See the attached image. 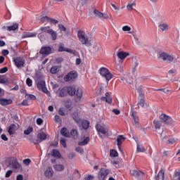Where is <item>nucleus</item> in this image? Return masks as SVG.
Here are the masks:
<instances>
[{"label":"nucleus","mask_w":180,"mask_h":180,"mask_svg":"<svg viewBox=\"0 0 180 180\" xmlns=\"http://www.w3.org/2000/svg\"><path fill=\"white\" fill-rule=\"evenodd\" d=\"M50 72L51 74H57V72H58V67L53 66L50 70Z\"/></svg>","instance_id":"45"},{"label":"nucleus","mask_w":180,"mask_h":180,"mask_svg":"<svg viewBox=\"0 0 180 180\" xmlns=\"http://www.w3.org/2000/svg\"><path fill=\"white\" fill-rule=\"evenodd\" d=\"M158 27H159V30H161V32H165V30H168V25L167 23H162L159 25Z\"/></svg>","instance_id":"34"},{"label":"nucleus","mask_w":180,"mask_h":180,"mask_svg":"<svg viewBox=\"0 0 180 180\" xmlns=\"http://www.w3.org/2000/svg\"><path fill=\"white\" fill-rule=\"evenodd\" d=\"M158 58L160 61H165V63H168V64L174 63L176 60L175 56L170 55L169 53L162 51H160L158 52Z\"/></svg>","instance_id":"1"},{"label":"nucleus","mask_w":180,"mask_h":180,"mask_svg":"<svg viewBox=\"0 0 180 180\" xmlns=\"http://www.w3.org/2000/svg\"><path fill=\"white\" fill-rule=\"evenodd\" d=\"M13 61L15 63V65L18 68H20L25 65V60L23 58L19 57L13 59Z\"/></svg>","instance_id":"10"},{"label":"nucleus","mask_w":180,"mask_h":180,"mask_svg":"<svg viewBox=\"0 0 180 180\" xmlns=\"http://www.w3.org/2000/svg\"><path fill=\"white\" fill-rule=\"evenodd\" d=\"M173 180H180V169H176L174 172Z\"/></svg>","instance_id":"35"},{"label":"nucleus","mask_w":180,"mask_h":180,"mask_svg":"<svg viewBox=\"0 0 180 180\" xmlns=\"http://www.w3.org/2000/svg\"><path fill=\"white\" fill-rule=\"evenodd\" d=\"M71 136H72L73 139H78V131L76 129H72L70 132Z\"/></svg>","instance_id":"43"},{"label":"nucleus","mask_w":180,"mask_h":180,"mask_svg":"<svg viewBox=\"0 0 180 180\" xmlns=\"http://www.w3.org/2000/svg\"><path fill=\"white\" fill-rule=\"evenodd\" d=\"M51 155L52 157H54L55 158H60L61 157V153H60V151L53 149L51 152Z\"/></svg>","instance_id":"29"},{"label":"nucleus","mask_w":180,"mask_h":180,"mask_svg":"<svg viewBox=\"0 0 180 180\" xmlns=\"http://www.w3.org/2000/svg\"><path fill=\"white\" fill-rule=\"evenodd\" d=\"M76 151L77 153H80L81 154H82V153H84V149H82V148L78 146L75 148Z\"/></svg>","instance_id":"61"},{"label":"nucleus","mask_w":180,"mask_h":180,"mask_svg":"<svg viewBox=\"0 0 180 180\" xmlns=\"http://www.w3.org/2000/svg\"><path fill=\"white\" fill-rule=\"evenodd\" d=\"M70 116L73 118V120H75L76 123H79V122H81V118H79V115H78L77 112L72 113Z\"/></svg>","instance_id":"23"},{"label":"nucleus","mask_w":180,"mask_h":180,"mask_svg":"<svg viewBox=\"0 0 180 180\" xmlns=\"http://www.w3.org/2000/svg\"><path fill=\"white\" fill-rule=\"evenodd\" d=\"M18 27H19V25L18 23H15L11 26H8L6 27V30H8V32H12V31L16 30V29H18Z\"/></svg>","instance_id":"28"},{"label":"nucleus","mask_w":180,"mask_h":180,"mask_svg":"<svg viewBox=\"0 0 180 180\" xmlns=\"http://www.w3.org/2000/svg\"><path fill=\"white\" fill-rule=\"evenodd\" d=\"M32 131H33V128L29 127L26 130L24 131V134L29 135L30 133H32Z\"/></svg>","instance_id":"50"},{"label":"nucleus","mask_w":180,"mask_h":180,"mask_svg":"<svg viewBox=\"0 0 180 180\" xmlns=\"http://www.w3.org/2000/svg\"><path fill=\"white\" fill-rule=\"evenodd\" d=\"M5 72H8V67H4L0 69V74H5Z\"/></svg>","instance_id":"55"},{"label":"nucleus","mask_w":180,"mask_h":180,"mask_svg":"<svg viewBox=\"0 0 180 180\" xmlns=\"http://www.w3.org/2000/svg\"><path fill=\"white\" fill-rule=\"evenodd\" d=\"M82 127L84 130H88V129L89 127V121L85 120H82Z\"/></svg>","instance_id":"30"},{"label":"nucleus","mask_w":180,"mask_h":180,"mask_svg":"<svg viewBox=\"0 0 180 180\" xmlns=\"http://www.w3.org/2000/svg\"><path fill=\"white\" fill-rule=\"evenodd\" d=\"M78 77V74H77V72L72 71L65 77V81L66 82H70V81H72V79H75Z\"/></svg>","instance_id":"8"},{"label":"nucleus","mask_w":180,"mask_h":180,"mask_svg":"<svg viewBox=\"0 0 180 180\" xmlns=\"http://www.w3.org/2000/svg\"><path fill=\"white\" fill-rule=\"evenodd\" d=\"M100 74L104 78H105L106 81L109 82L113 78V75L110 73V71L108 70L106 68H101L100 70Z\"/></svg>","instance_id":"3"},{"label":"nucleus","mask_w":180,"mask_h":180,"mask_svg":"<svg viewBox=\"0 0 180 180\" xmlns=\"http://www.w3.org/2000/svg\"><path fill=\"white\" fill-rule=\"evenodd\" d=\"M117 56L120 60H124L126 57H129L130 56V53L129 52H124L123 51H119L118 53H117Z\"/></svg>","instance_id":"13"},{"label":"nucleus","mask_w":180,"mask_h":180,"mask_svg":"<svg viewBox=\"0 0 180 180\" xmlns=\"http://www.w3.org/2000/svg\"><path fill=\"white\" fill-rule=\"evenodd\" d=\"M89 143V137H86L84 141L78 143L79 146H86Z\"/></svg>","instance_id":"37"},{"label":"nucleus","mask_w":180,"mask_h":180,"mask_svg":"<svg viewBox=\"0 0 180 180\" xmlns=\"http://www.w3.org/2000/svg\"><path fill=\"white\" fill-rule=\"evenodd\" d=\"M60 144L65 148H67V139L65 138H60Z\"/></svg>","instance_id":"46"},{"label":"nucleus","mask_w":180,"mask_h":180,"mask_svg":"<svg viewBox=\"0 0 180 180\" xmlns=\"http://www.w3.org/2000/svg\"><path fill=\"white\" fill-rule=\"evenodd\" d=\"M17 180H23V175L22 174H18L16 177Z\"/></svg>","instance_id":"64"},{"label":"nucleus","mask_w":180,"mask_h":180,"mask_svg":"<svg viewBox=\"0 0 180 180\" xmlns=\"http://www.w3.org/2000/svg\"><path fill=\"white\" fill-rule=\"evenodd\" d=\"M108 175H109V169L101 168L98 172V179L105 180Z\"/></svg>","instance_id":"6"},{"label":"nucleus","mask_w":180,"mask_h":180,"mask_svg":"<svg viewBox=\"0 0 180 180\" xmlns=\"http://www.w3.org/2000/svg\"><path fill=\"white\" fill-rule=\"evenodd\" d=\"M124 140H126V138H124V136H123V135H120L117 138V143L119 150H120V151H121V153L123 155L124 154V152H123V150H122V148H120V146H122V143H123V141H124Z\"/></svg>","instance_id":"12"},{"label":"nucleus","mask_w":180,"mask_h":180,"mask_svg":"<svg viewBox=\"0 0 180 180\" xmlns=\"http://www.w3.org/2000/svg\"><path fill=\"white\" fill-rule=\"evenodd\" d=\"M136 151L137 153H144L146 151V148H144L143 146H140V144H137Z\"/></svg>","instance_id":"41"},{"label":"nucleus","mask_w":180,"mask_h":180,"mask_svg":"<svg viewBox=\"0 0 180 180\" xmlns=\"http://www.w3.org/2000/svg\"><path fill=\"white\" fill-rule=\"evenodd\" d=\"M49 34H51L52 40H57V32H56L54 30H51Z\"/></svg>","instance_id":"38"},{"label":"nucleus","mask_w":180,"mask_h":180,"mask_svg":"<svg viewBox=\"0 0 180 180\" xmlns=\"http://www.w3.org/2000/svg\"><path fill=\"white\" fill-rule=\"evenodd\" d=\"M26 84H27V86H32V85L33 84V81L32 80V79L27 78V80H26Z\"/></svg>","instance_id":"54"},{"label":"nucleus","mask_w":180,"mask_h":180,"mask_svg":"<svg viewBox=\"0 0 180 180\" xmlns=\"http://www.w3.org/2000/svg\"><path fill=\"white\" fill-rule=\"evenodd\" d=\"M51 53H53V49H51L50 46H44L40 51L41 54L49 55L51 54Z\"/></svg>","instance_id":"14"},{"label":"nucleus","mask_w":180,"mask_h":180,"mask_svg":"<svg viewBox=\"0 0 180 180\" xmlns=\"http://www.w3.org/2000/svg\"><path fill=\"white\" fill-rule=\"evenodd\" d=\"M54 169H56V171H64V165H56L54 166Z\"/></svg>","instance_id":"40"},{"label":"nucleus","mask_w":180,"mask_h":180,"mask_svg":"<svg viewBox=\"0 0 180 180\" xmlns=\"http://www.w3.org/2000/svg\"><path fill=\"white\" fill-rule=\"evenodd\" d=\"M94 13L96 14V16H98V18H103L104 19H106V16H104V14L99 12L98 10H94Z\"/></svg>","instance_id":"39"},{"label":"nucleus","mask_w":180,"mask_h":180,"mask_svg":"<svg viewBox=\"0 0 180 180\" xmlns=\"http://www.w3.org/2000/svg\"><path fill=\"white\" fill-rule=\"evenodd\" d=\"M10 167L13 168V169H20V165L19 162H18V160H14L10 162Z\"/></svg>","instance_id":"15"},{"label":"nucleus","mask_w":180,"mask_h":180,"mask_svg":"<svg viewBox=\"0 0 180 180\" xmlns=\"http://www.w3.org/2000/svg\"><path fill=\"white\" fill-rule=\"evenodd\" d=\"M12 99L0 98V105L2 106H8V105H12Z\"/></svg>","instance_id":"21"},{"label":"nucleus","mask_w":180,"mask_h":180,"mask_svg":"<svg viewBox=\"0 0 180 180\" xmlns=\"http://www.w3.org/2000/svg\"><path fill=\"white\" fill-rule=\"evenodd\" d=\"M49 23H51L53 25H57V23H58V20L49 18Z\"/></svg>","instance_id":"52"},{"label":"nucleus","mask_w":180,"mask_h":180,"mask_svg":"<svg viewBox=\"0 0 180 180\" xmlns=\"http://www.w3.org/2000/svg\"><path fill=\"white\" fill-rule=\"evenodd\" d=\"M32 162V160H30V159H25L23 160V164H25V165H30V163Z\"/></svg>","instance_id":"56"},{"label":"nucleus","mask_w":180,"mask_h":180,"mask_svg":"<svg viewBox=\"0 0 180 180\" xmlns=\"http://www.w3.org/2000/svg\"><path fill=\"white\" fill-rule=\"evenodd\" d=\"M8 80H5L4 76L0 75V84H6Z\"/></svg>","instance_id":"59"},{"label":"nucleus","mask_w":180,"mask_h":180,"mask_svg":"<svg viewBox=\"0 0 180 180\" xmlns=\"http://www.w3.org/2000/svg\"><path fill=\"white\" fill-rule=\"evenodd\" d=\"M11 174H13V171H12V170L7 171V172L6 173V178H9V176H11Z\"/></svg>","instance_id":"62"},{"label":"nucleus","mask_w":180,"mask_h":180,"mask_svg":"<svg viewBox=\"0 0 180 180\" xmlns=\"http://www.w3.org/2000/svg\"><path fill=\"white\" fill-rule=\"evenodd\" d=\"M130 30H131V27H130L128 25H125V26L122 27L123 32H130Z\"/></svg>","instance_id":"53"},{"label":"nucleus","mask_w":180,"mask_h":180,"mask_svg":"<svg viewBox=\"0 0 180 180\" xmlns=\"http://www.w3.org/2000/svg\"><path fill=\"white\" fill-rule=\"evenodd\" d=\"M47 139V135L44 132H40L37 134V143H40Z\"/></svg>","instance_id":"17"},{"label":"nucleus","mask_w":180,"mask_h":180,"mask_svg":"<svg viewBox=\"0 0 180 180\" xmlns=\"http://www.w3.org/2000/svg\"><path fill=\"white\" fill-rule=\"evenodd\" d=\"M101 101H106L107 103H112V97H110V95L109 93H105V97H101Z\"/></svg>","instance_id":"25"},{"label":"nucleus","mask_w":180,"mask_h":180,"mask_svg":"<svg viewBox=\"0 0 180 180\" xmlns=\"http://www.w3.org/2000/svg\"><path fill=\"white\" fill-rule=\"evenodd\" d=\"M49 20H50V18L47 15L41 17L40 18V21L42 22V23H44V22H49Z\"/></svg>","instance_id":"48"},{"label":"nucleus","mask_w":180,"mask_h":180,"mask_svg":"<svg viewBox=\"0 0 180 180\" xmlns=\"http://www.w3.org/2000/svg\"><path fill=\"white\" fill-rule=\"evenodd\" d=\"M58 27H59V29L61 32H66L67 31V28H65V27L63 25H58Z\"/></svg>","instance_id":"57"},{"label":"nucleus","mask_w":180,"mask_h":180,"mask_svg":"<svg viewBox=\"0 0 180 180\" xmlns=\"http://www.w3.org/2000/svg\"><path fill=\"white\" fill-rule=\"evenodd\" d=\"M153 124L155 126V130H160L162 126V122L160 120H155L153 121Z\"/></svg>","instance_id":"26"},{"label":"nucleus","mask_w":180,"mask_h":180,"mask_svg":"<svg viewBox=\"0 0 180 180\" xmlns=\"http://www.w3.org/2000/svg\"><path fill=\"white\" fill-rule=\"evenodd\" d=\"M36 36H37V33L36 32H24L22 34V39H26V37H36Z\"/></svg>","instance_id":"20"},{"label":"nucleus","mask_w":180,"mask_h":180,"mask_svg":"<svg viewBox=\"0 0 180 180\" xmlns=\"http://www.w3.org/2000/svg\"><path fill=\"white\" fill-rule=\"evenodd\" d=\"M55 120L56 123H61V117L59 115H55Z\"/></svg>","instance_id":"60"},{"label":"nucleus","mask_w":180,"mask_h":180,"mask_svg":"<svg viewBox=\"0 0 180 180\" xmlns=\"http://www.w3.org/2000/svg\"><path fill=\"white\" fill-rule=\"evenodd\" d=\"M60 134L63 136V137H70V132H68V129L65 127L61 129Z\"/></svg>","instance_id":"27"},{"label":"nucleus","mask_w":180,"mask_h":180,"mask_svg":"<svg viewBox=\"0 0 180 180\" xmlns=\"http://www.w3.org/2000/svg\"><path fill=\"white\" fill-rule=\"evenodd\" d=\"M131 175L135 178H140L141 176H144V173L141 170L134 169L131 171Z\"/></svg>","instance_id":"11"},{"label":"nucleus","mask_w":180,"mask_h":180,"mask_svg":"<svg viewBox=\"0 0 180 180\" xmlns=\"http://www.w3.org/2000/svg\"><path fill=\"white\" fill-rule=\"evenodd\" d=\"M66 89L68 91V95H70V96H75V92H76L75 86H70L66 87Z\"/></svg>","instance_id":"19"},{"label":"nucleus","mask_w":180,"mask_h":180,"mask_svg":"<svg viewBox=\"0 0 180 180\" xmlns=\"http://www.w3.org/2000/svg\"><path fill=\"white\" fill-rule=\"evenodd\" d=\"M53 172H54L53 171V169L51 167H48L46 171L45 172V175L46 176H48V178H50L53 176Z\"/></svg>","instance_id":"32"},{"label":"nucleus","mask_w":180,"mask_h":180,"mask_svg":"<svg viewBox=\"0 0 180 180\" xmlns=\"http://www.w3.org/2000/svg\"><path fill=\"white\" fill-rule=\"evenodd\" d=\"M58 113L60 116H65V110H64L63 108L59 109Z\"/></svg>","instance_id":"58"},{"label":"nucleus","mask_w":180,"mask_h":180,"mask_svg":"<svg viewBox=\"0 0 180 180\" xmlns=\"http://www.w3.org/2000/svg\"><path fill=\"white\" fill-rule=\"evenodd\" d=\"M132 117V123H134L136 127L139 126V116L137 115V112H131Z\"/></svg>","instance_id":"18"},{"label":"nucleus","mask_w":180,"mask_h":180,"mask_svg":"<svg viewBox=\"0 0 180 180\" xmlns=\"http://www.w3.org/2000/svg\"><path fill=\"white\" fill-rule=\"evenodd\" d=\"M77 37L82 44H92L94 43V39L91 37H88L84 31H78Z\"/></svg>","instance_id":"2"},{"label":"nucleus","mask_w":180,"mask_h":180,"mask_svg":"<svg viewBox=\"0 0 180 180\" xmlns=\"http://www.w3.org/2000/svg\"><path fill=\"white\" fill-rule=\"evenodd\" d=\"M38 38L41 41H44L45 40H47V34L44 32L39 33L38 34Z\"/></svg>","instance_id":"31"},{"label":"nucleus","mask_w":180,"mask_h":180,"mask_svg":"<svg viewBox=\"0 0 180 180\" xmlns=\"http://www.w3.org/2000/svg\"><path fill=\"white\" fill-rule=\"evenodd\" d=\"M175 141H176L175 139H169L167 141V144H174Z\"/></svg>","instance_id":"63"},{"label":"nucleus","mask_w":180,"mask_h":180,"mask_svg":"<svg viewBox=\"0 0 180 180\" xmlns=\"http://www.w3.org/2000/svg\"><path fill=\"white\" fill-rule=\"evenodd\" d=\"M58 51L59 52L67 51V53H70V54H75V51H74L71 49L65 48L64 46H60L59 49H58Z\"/></svg>","instance_id":"22"},{"label":"nucleus","mask_w":180,"mask_h":180,"mask_svg":"<svg viewBox=\"0 0 180 180\" xmlns=\"http://www.w3.org/2000/svg\"><path fill=\"white\" fill-rule=\"evenodd\" d=\"M160 122L165 124H174V120H172V118L165 114H162L160 116Z\"/></svg>","instance_id":"5"},{"label":"nucleus","mask_w":180,"mask_h":180,"mask_svg":"<svg viewBox=\"0 0 180 180\" xmlns=\"http://www.w3.org/2000/svg\"><path fill=\"white\" fill-rule=\"evenodd\" d=\"M16 130H18L16 125L14 124H12L8 127V134H10V136H13V134L16 133Z\"/></svg>","instance_id":"16"},{"label":"nucleus","mask_w":180,"mask_h":180,"mask_svg":"<svg viewBox=\"0 0 180 180\" xmlns=\"http://www.w3.org/2000/svg\"><path fill=\"white\" fill-rule=\"evenodd\" d=\"M82 89L81 88H77L75 92V101L76 102H79V101H81V99H82Z\"/></svg>","instance_id":"9"},{"label":"nucleus","mask_w":180,"mask_h":180,"mask_svg":"<svg viewBox=\"0 0 180 180\" xmlns=\"http://www.w3.org/2000/svg\"><path fill=\"white\" fill-rule=\"evenodd\" d=\"M37 88L38 89H39V91H42V92H44V94H50V92L47 89V87H46V82L44 81L38 82Z\"/></svg>","instance_id":"7"},{"label":"nucleus","mask_w":180,"mask_h":180,"mask_svg":"<svg viewBox=\"0 0 180 180\" xmlns=\"http://www.w3.org/2000/svg\"><path fill=\"white\" fill-rule=\"evenodd\" d=\"M68 90H67V87H63L59 92V96L61 98H64V96H67L68 94Z\"/></svg>","instance_id":"33"},{"label":"nucleus","mask_w":180,"mask_h":180,"mask_svg":"<svg viewBox=\"0 0 180 180\" xmlns=\"http://www.w3.org/2000/svg\"><path fill=\"white\" fill-rule=\"evenodd\" d=\"M52 29H50V27H41L40 30L43 32V33L49 34Z\"/></svg>","instance_id":"36"},{"label":"nucleus","mask_w":180,"mask_h":180,"mask_svg":"<svg viewBox=\"0 0 180 180\" xmlns=\"http://www.w3.org/2000/svg\"><path fill=\"white\" fill-rule=\"evenodd\" d=\"M96 129L98 133H101L104 136L109 135V127L103 124H97Z\"/></svg>","instance_id":"4"},{"label":"nucleus","mask_w":180,"mask_h":180,"mask_svg":"<svg viewBox=\"0 0 180 180\" xmlns=\"http://www.w3.org/2000/svg\"><path fill=\"white\" fill-rule=\"evenodd\" d=\"M89 50L90 53H96V51L98 50V46H89Z\"/></svg>","instance_id":"42"},{"label":"nucleus","mask_w":180,"mask_h":180,"mask_svg":"<svg viewBox=\"0 0 180 180\" xmlns=\"http://www.w3.org/2000/svg\"><path fill=\"white\" fill-rule=\"evenodd\" d=\"M165 178V172L162 169H161L156 176V180H164Z\"/></svg>","instance_id":"24"},{"label":"nucleus","mask_w":180,"mask_h":180,"mask_svg":"<svg viewBox=\"0 0 180 180\" xmlns=\"http://www.w3.org/2000/svg\"><path fill=\"white\" fill-rule=\"evenodd\" d=\"M138 105L139 106H141V108H144V105H146V101L144 98H141L139 102L138 103Z\"/></svg>","instance_id":"51"},{"label":"nucleus","mask_w":180,"mask_h":180,"mask_svg":"<svg viewBox=\"0 0 180 180\" xmlns=\"http://www.w3.org/2000/svg\"><path fill=\"white\" fill-rule=\"evenodd\" d=\"M25 98L27 99H30V101H36V96L33 95V94H26L25 95Z\"/></svg>","instance_id":"44"},{"label":"nucleus","mask_w":180,"mask_h":180,"mask_svg":"<svg viewBox=\"0 0 180 180\" xmlns=\"http://www.w3.org/2000/svg\"><path fill=\"white\" fill-rule=\"evenodd\" d=\"M137 91L139 92V96H141V98H143L144 96V93H143V88L141 87V86L137 89Z\"/></svg>","instance_id":"49"},{"label":"nucleus","mask_w":180,"mask_h":180,"mask_svg":"<svg viewBox=\"0 0 180 180\" xmlns=\"http://www.w3.org/2000/svg\"><path fill=\"white\" fill-rule=\"evenodd\" d=\"M110 157H118L119 153H117V151L115 150H111L110 153Z\"/></svg>","instance_id":"47"}]
</instances>
